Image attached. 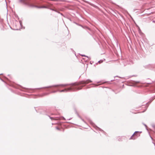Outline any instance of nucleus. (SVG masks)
Masks as SVG:
<instances>
[{
    "label": "nucleus",
    "instance_id": "obj_2",
    "mask_svg": "<svg viewBox=\"0 0 155 155\" xmlns=\"http://www.w3.org/2000/svg\"><path fill=\"white\" fill-rule=\"evenodd\" d=\"M51 119L52 120H58L60 119L59 118H54V117H51Z\"/></svg>",
    "mask_w": 155,
    "mask_h": 155
},
{
    "label": "nucleus",
    "instance_id": "obj_5",
    "mask_svg": "<svg viewBox=\"0 0 155 155\" xmlns=\"http://www.w3.org/2000/svg\"><path fill=\"white\" fill-rule=\"evenodd\" d=\"M21 2L24 3H25V0H21Z\"/></svg>",
    "mask_w": 155,
    "mask_h": 155
},
{
    "label": "nucleus",
    "instance_id": "obj_7",
    "mask_svg": "<svg viewBox=\"0 0 155 155\" xmlns=\"http://www.w3.org/2000/svg\"><path fill=\"white\" fill-rule=\"evenodd\" d=\"M82 87H80V88L79 87H78V88H77L76 89L77 90H80V89H81L82 88Z\"/></svg>",
    "mask_w": 155,
    "mask_h": 155
},
{
    "label": "nucleus",
    "instance_id": "obj_1",
    "mask_svg": "<svg viewBox=\"0 0 155 155\" xmlns=\"http://www.w3.org/2000/svg\"><path fill=\"white\" fill-rule=\"evenodd\" d=\"M92 81L90 80H87L85 81H82L79 82H76L71 84V87L68 88V90L73 89L74 88L72 87L74 86L79 85L82 84H87L89 83H91Z\"/></svg>",
    "mask_w": 155,
    "mask_h": 155
},
{
    "label": "nucleus",
    "instance_id": "obj_3",
    "mask_svg": "<svg viewBox=\"0 0 155 155\" xmlns=\"http://www.w3.org/2000/svg\"><path fill=\"white\" fill-rule=\"evenodd\" d=\"M39 8H47V7L46 6H40L38 7Z\"/></svg>",
    "mask_w": 155,
    "mask_h": 155
},
{
    "label": "nucleus",
    "instance_id": "obj_6",
    "mask_svg": "<svg viewBox=\"0 0 155 155\" xmlns=\"http://www.w3.org/2000/svg\"><path fill=\"white\" fill-rule=\"evenodd\" d=\"M56 129L57 130H60V128L58 127H56Z\"/></svg>",
    "mask_w": 155,
    "mask_h": 155
},
{
    "label": "nucleus",
    "instance_id": "obj_10",
    "mask_svg": "<svg viewBox=\"0 0 155 155\" xmlns=\"http://www.w3.org/2000/svg\"><path fill=\"white\" fill-rule=\"evenodd\" d=\"M52 87V86H50V87Z\"/></svg>",
    "mask_w": 155,
    "mask_h": 155
},
{
    "label": "nucleus",
    "instance_id": "obj_9",
    "mask_svg": "<svg viewBox=\"0 0 155 155\" xmlns=\"http://www.w3.org/2000/svg\"><path fill=\"white\" fill-rule=\"evenodd\" d=\"M135 133H136V132L134 133L133 136H134V135H135Z\"/></svg>",
    "mask_w": 155,
    "mask_h": 155
},
{
    "label": "nucleus",
    "instance_id": "obj_11",
    "mask_svg": "<svg viewBox=\"0 0 155 155\" xmlns=\"http://www.w3.org/2000/svg\"><path fill=\"white\" fill-rule=\"evenodd\" d=\"M99 63H101V61H99Z\"/></svg>",
    "mask_w": 155,
    "mask_h": 155
},
{
    "label": "nucleus",
    "instance_id": "obj_8",
    "mask_svg": "<svg viewBox=\"0 0 155 155\" xmlns=\"http://www.w3.org/2000/svg\"><path fill=\"white\" fill-rule=\"evenodd\" d=\"M138 133V132L136 131V135H137V134Z\"/></svg>",
    "mask_w": 155,
    "mask_h": 155
},
{
    "label": "nucleus",
    "instance_id": "obj_4",
    "mask_svg": "<svg viewBox=\"0 0 155 155\" xmlns=\"http://www.w3.org/2000/svg\"><path fill=\"white\" fill-rule=\"evenodd\" d=\"M63 86V85H55L54 86V87H58V86Z\"/></svg>",
    "mask_w": 155,
    "mask_h": 155
}]
</instances>
